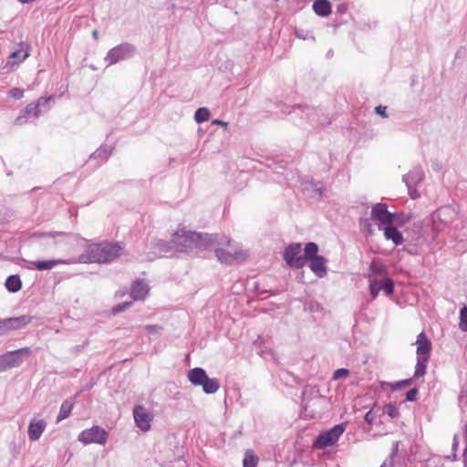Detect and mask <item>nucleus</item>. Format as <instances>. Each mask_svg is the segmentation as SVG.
Wrapping results in <instances>:
<instances>
[{
  "mask_svg": "<svg viewBox=\"0 0 467 467\" xmlns=\"http://www.w3.org/2000/svg\"><path fill=\"white\" fill-rule=\"evenodd\" d=\"M215 243L228 244L229 240L224 235L201 234L184 228L178 229L171 236V244L178 252H189L193 248L210 249Z\"/></svg>",
  "mask_w": 467,
  "mask_h": 467,
  "instance_id": "1",
  "label": "nucleus"
},
{
  "mask_svg": "<svg viewBox=\"0 0 467 467\" xmlns=\"http://www.w3.org/2000/svg\"><path fill=\"white\" fill-rule=\"evenodd\" d=\"M123 248L117 243L92 244L78 257L75 264H106L121 255Z\"/></svg>",
  "mask_w": 467,
  "mask_h": 467,
  "instance_id": "2",
  "label": "nucleus"
},
{
  "mask_svg": "<svg viewBox=\"0 0 467 467\" xmlns=\"http://www.w3.org/2000/svg\"><path fill=\"white\" fill-rule=\"evenodd\" d=\"M187 378L194 386H202L206 394H213L220 388L219 381L216 379H211L202 368H195L188 371Z\"/></svg>",
  "mask_w": 467,
  "mask_h": 467,
  "instance_id": "3",
  "label": "nucleus"
},
{
  "mask_svg": "<svg viewBox=\"0 0 467 467\" xmlns=\"http://www.w3.org/2000/svg\"><path fill=\"white\" fill-rule=\"evenodd\" d=\"M228 240H230L228 237H226ZM230 242L228 244H219L217 243L213 244L210 249H214L215 255L219 262L232 265L234 263H241L244 262L248 254L246 251L244 250H234V253L230 251H224V246H229Z\"/></svg>",
  "mask_w": 467,
  "mask_h": 467,
  "instance_id": "4",
  "label": "nucleus"
},
{
  "mask_svg": "<svg viewBox=\"0 0 467 467\" xmlns=\"http://www.w3.org/2000/svg\"><path fill=\"white\" fill-rule=\"evenodd\" d=\"M31 354L29 348H23L15 351H9L0 356V372L19 367L24 359Z\"/></svg>",
  "mask_w": 467,
  "mask_h": 467,
  "instance_id": "5",
  "label": "nucleus"
},
{
  "mask_svg": "<svg viewBox=\"0 0 467 467\" xmlns=\"http://www.w3.org/2000/svg\"><path fill=\"white\" fill-rule=\"evenodd\" d=\"M344 431V425L337 424L331 428L329 431L320 433L317 438L314 446L318 449H324L328 446H333L337 441V440L343 434Z\"/></svg>",
  "mask_w": 467,
  "mask_h": 467,
  "instance_id": "6",
  "label": "nucleus"
},
{
  "mask_svg": "<svg viewBox=\"0 0 467 467\" xmlns=\"http://www.w3.org/2000/svg\"><path fill=\"white\" fill-rule=\"evenodd\" d=\"M301 253L300 244H291L284 252V260L290 267L302 268L306 265V256Z\"/></svg>",
  "mask_w": 467,
  "mask_h": 467,
  "instance_id": "7",
  "label": "nucleus"
},
{
  "mask_svg": "<svg viewBox=\"0 0 467 467\" xmlns=\"http://www.w3.org/2000/svg\"><path fill=\"white\" fill-rule=\"evenodd\" d=\"M107 431L99 426H93L90 429H87L78 435V441L84 444L92 442L104 444L107 441Z\"/></svg>",
  "mask_w": 467,
  "mask_h": 467,
  "instance_id": "8",
  "label": "nucleus"
},
{
  "mask_svg": "<svg viewBox=\"0 0 467 467\" xmlns=\"http://www.w3.org/2000/svg\"><path fill=\"white\" fill-rule=\"evenodd\" d=\"M134 51L135 47L132 45L128 43L121 44L111 48L105 59L109 61V65L116 64L120 60L130 57Z\"/></svg>",
  "mask_w": 467,
  "mask_h": 467,
  "instance_id": "9",
  "label": "nucleus"
},
{
  "mask_svg": "<svg viewBox=\"0 0 467 467\" xmlns=\"http://www.w3.org/2000/svg\"><path fill=\"white\" fill-rule=\"evenodd\" d=\"M396 215L388 211L385 203H376L371 209V219L379 224L390 225L394 223Z\"/></svg>",
  "mask_w": 467,
  "mask_h": 467,
  "instance_id": "10",
  "label": "nucleus"
},
{
  "mask_svg": "<svg viewBox=\"0 0 467 467\" xmlns=\"http://www.w3.org/2000/svg\"><path fill=\"white\" fill-rule=\"evenodd\" d=\"M423 171L421 170L415 169L405 174L402 178L408 187L409 194L412 199H416L420 196L415 187L423 180Z\"/></svg>",
  "mask_w": 467,
  "mask_h": 467,
  "instance_id": "11",
  "label": "nucleus"
},
{
  "mask_svg": "<svg viewBox=\"0 0 467 467\" xmlns=\"http://www.w3.org/2000/svg\"><path fill=\"white\" fill-rule=\"evenodd\" d=\"M134 420L138 428L142 431H147L150 429V422L153 420L152 414L147 412L142 406H136L133 410Z\"/></svg>",
  "mask_w": 467,
  "mask_h": 467,
  "instance_id": "12",
  "label": "nucleus"
},
{
  "mask_svg": "<svg viewBox=\"0 0 467 467\" xmlns=\"http://www.w3.org/2000/svg\"><path fill=\"white\" fill-rule=\"evenodd\" d=\"M73 259L68 260H63V259H52V260H46V261H31L28 262L29 265L27 266L29 269H36L39 271L44 270H49L55 267L57 265H71L75 264V262H72Z\"/></svg>",
  "mask_w": 467,
  "mask_h": 467,
  "instance_id": "13",
  "label": "nucleus"
},
{
  "mask_svg": "<svg viewBox=\"0 0 467 467\" xmlns=\"http://www.w3.org/2000/svg\"><path fill=\"white\" fill-rule=\"evenodd\" d=\"M5 323V328L7 333L13 330L21 329L29 324L32 317L28 315H24L16 317H10L4 319Z\"/></svg>",
  "mask_w": 467,
  "mask_h": 467,
  "instance_id": "14",
  "label": "nucleus"
},
{
  "mask_svg": "<svg viewBox=\"0 0 467 467\" xmlns=\"http://www.w3.org/2000/svg\"><path fill=\"white\" fill-rule=\"evenodd\" d=\"M47 427L44 420H33L28 426V437L31 441H37Z\"/></svg>",
  "mask_w": 467,
  "mask_h": 467,
  "instance_id": "15",
  "label": "nucleus"
},
{
  "mask_svg": "<svg viewBox=\"0 0 467 467\" xmlns=\"http://www.w3.org/2000/svg\"><path fill=\"white\" fill-rule=\"evenodd\" d=\"M310 269L318 276L323 277L327 274L326 260L323 256L318 255L309 259Z\"/></svg>",
  "mask_w": 467,
  "mask_h": 467,
  "instance_id": "16",
  "label": "nucleus"
},
{
  "mask_svg": "<svg viewBox=\"0 0 467 467\" xmlns=\"http://www.w3.org/2000/svg\"><path fill=\"white\" fill-rule=\"evenodd\" d=\"M149 293V285L143 281H136L131 289V296L135 300H143Z\"/></svg>",
  "mask_w": 467,
  "mask_h": 467,
  "instance_id": "17",
  "label": "nucleus"
},
{
  "mask_svg": "<svg viewBox=\"0 0 467 467\" xmlns=\"http://www.w3.org/2000/svg\"><path fill=\"white\" fill-rule=\"evenodd\" d=\"M417 354L419 356L429 355L431 351V342L427 338L424 332H421L417 337Z\"/></svg>",
  "mask_w": 467,
  "mask_h": 467,
  "instance_id": "18",
  "label": "nucleus"
},
{
  "mask_svg": "<svg viewBox=\"0 0 467 467\" xmlns=\"http://www.w3.org/2000/svg\"><path fill=\"white\" fill-rule=\"evenodd\" d=\"M313 9L320 16H327L331 13V5L327 0H317L313 4Z\"/></svg>",
  "mask_w": 467,
  "mask_h": 467,
  "instance_id": "19",
  "label": "nucleus"
},
{
  "mask_svg": "<svg viewBox=\"0 0 467 467\" xmlns=\"http://www.w3.org/2000/svg\"><path fill=\"white\" fill-rule=\"evenodd\" d=\"M74 404L75 398L67 399L62 403L59 413L57 418V422L67 419L70 415Z\"/></svg>",
  "mask_w": 467,
  "mask_h": 467,
  "instance_id": "20",
  "label": "nucleus"
},
{
  "mask_svg": "<svg viewBox=\"0 0 467 467\" xmlns=\"http://www.w3.org/2000/svg\"><path fill=\"white\" fill-rule=\"evenodd\" d=\"M42 113V110L35 105V103L28 104L26 109L24 115H20L17 117L16 122L18 125H22L25 121L23 120L26 116H33L37 118Z\"/></svg>",
  "mask_w": 467,
  "mask_h": 467,
  "instance_id": "21",
  "label": "nucleus"
},
{
  "mask_svg": "<svg viewBox=\"0 0 467 467\" xmlns=\"http://www.w3.org/2000/svg\"><path fill=\"white\" fill-rule=\"evenodd\" d=\"M384 235L388 240H391L396 245L403 243L401 234L392 226L388 225L384 228Z\"/></svg>",
  "mask_w": 467,
  "mask_h": 467,
  "instance_id": "22",
  "label": "nucleus"
},
{
  "mask_svg": "<svg viewBox=\"0 0 467 467\" xmlns=\"http://www.w3.org/2000/svg\"><path fill=\"white\" fill-rule=\"evenodd\" d=\"M28 56V46L25 43H20L19 48L12 52L9 58L14 59V62L19 63L24 61Z\"/></svg>",
  "mask_w": 467,
  "mask_h": 467,
  "instance_id": "23",
  "label": "nucleus"
},
{
  "mask_svg": "<svg viewBox=\"0 0 467 467\" xmlns=\"http://www.w3.org/2000/svg\"><path fill=\"white\" fill-rule=\"evenodd\" d=\"M5 285L9 292L16 293L21 289L22 282L18 275H13L7 277Z\"/></svg>",
  "mask_w": 467,
  "mask_h": 467,
  "instance_id": "24",
  "label": "nucleus"
},
{
  "mask_svg": "<svg viewBox=\"0 0 467 467\" xmlns=\"http://www.w3.org/2000/svg\"><path fill=\"white\" fill-rule=\"evenodd\" d=\"M305 254L303 256H306V262L313 257L318 256V246L315 243H307L304 249Z\"/></svg>",
  "mask_w": 467,
  "mask_h": 467,
  "instance_id": "25",
  "label": "nucleus"
},
{
  "mask_svg": "<svg viewBox=\"0 0 467 467\" xmlns=\"http://www.w3.org/2000/svg\"><path fill=\"white\" fill-rule=\"evenodd\" d=\"M428 358H418L417 365L415 368L414 377L419 378L424 376L426 373Z\"/></svg>",
  "mask_w": 467,
  "mask_h": 467,
  "instance_id": "26",
  "label": "nucleus"
},
{
  "mask_svg": "<svg viewBox=\"0 0 467 467\" xmlns=\"http://www.w3.org/2000/svg\"><path fill=\"white\" fill-rule=\"evenodd\" d=\"M370 274L373 277L382 276L385 271V266L378 261H373L369 266Z\"/></svg>",
  "mask_w": 467,
  "mask_h": 467,
  "instance_id": "27",
  "label": "nucleus"
},
{
  "mask_svg": "<svg viewBox=\"0 0 467 467\" xmlns=\"http://www.w3.org/2000/svg\"><path fill=\"white\" fill-rule=\"evenodd\" d=\"M257 462V457L251 451H247L243 461V465L244 467H255Z\"/></svg>",
  "mask_w": 467,
  "mask_h": 467,
  "instance_id": "28",
  "label": "nucleus"
},
{
  "mask_svg": "<svg viewBox=\"0 0 467 467\" xmlns=\"http://www.w3.org/2000/svg\"><path fill=\"white\" fill-rule=\"evenodd\" d=\"M209 109L207 108H199L194 114V119L198 123L206 121L209 119Z\"/></svg>",
  "mask_w": 467,
  "mask_h": 467,
  "instance_id": "29",
  "label": "nucleus"
},
{
  "mask_svg": "<svg viewBox=\"0 0 467 467\" xmlns=\"http://www.w3.org/2000/svg\"><path fill=\"white\" fill-rule=\"evenodd\" d=\"M383 412L392 419L398 418L400 416L399 409L393 403L386 404L383 408Z\"/></svg>",
  "mask_w": 467,
  "mask_h": 467,
  "instance_id": "30",
  "label": "nucleus"
},
{
  "mask_svg": "<svg viewBox=\"0 0 467 467\" xmlns=\"http://www.w3.org/2000/svg\"><path fill=\"white\" fill-rule=\"evenodd\" d=\"M368 278H369L370 295H371L372 298L375 299L380 290V287L379 285V281L377 280V278L373 277L372 275H369Z\"/></svg>",
  "mask_w": 467,
  "mask_h": 467,
  "instance_id": "31",
  "label": "nucleus"
},
{
  "mask_svg": "<svg viewBox=\"0 0 467 467\" xmlns=\"http://www.w3.org/2000/svg\"><path fill=\"white\" fill-rule=\"evenodd\" d=\"M54 100V97L50 96L47 98H39L37 101L35 103L36 106H37L38 109H40L42 111H47L49 109V102Z\"/></svg>",
  "mask_w": 467,
  "mask_h": 467,
  "instance_id": "32",
  "label": "nucleus"
},
{
  "mask_svg": "<svg viewBox=\"0 0 467 467\" xmlns=\"http://www.w3.org/2000/svg\"><path fill=\"white\" fill-rule=\"evenodd\" d=\"M459 327L462 331H467V306H464L460 311V323Z\"/></svg>",
  "mask_w": 467,
  "mask_h": 467,
  "instance_id": "33",
  "label": "nucleus"
},
{
  "mask_svg": "<svg viewBox=\"0 0 467 467\" xmlns=\"http://www.w3.org/2000/svg\"><path fill=\"white\" fill-rule=\"evenodd\" d=\"M380 290H383L388 296L391 295L393 292V282L389 278H385L380 283H379Z\"/></svg>",
  "mask_w": 467,
  "mask_h": 467,
  "instance_id": "34",
  "label": "nucleus"
},
{
  "mask_svg": "<svg viewBox=\"0 0 467 467\" xmlns=\"http://www.w3.org/2000/svg\"><path fill=\"white\" fill-rule=\"evenodd\" d=\"M411 383H412V379L398 381L395 383L385 382L384 384L390 387L391 389L395 391V390L400 389L402 388L408 387V386L411 385Z\"/></svg>",
  "mask_w": 467,
  "mask_h": 467,
  "instance_id": "35",
  "label": "nucleus"
},
{
  "mask_svg": "<svg viewBox=\"0 0 467 467\" xmlns=\"http://www.w3.org/2000/svg\"><path fill=\"white\" fill-rule=\"evenodd\" d=\"M156 246L160 249V251L161 252H168L170 251L171 249H175V247H173L172 244H171V241L170 243H167L165 241H162V240H159L157 241L156 243Z\"/></svg>",
  "mask_w": 467,
  "mask_h": 467,
  "instance_id": "36",
  "label": "nucleus"
},
{
  "mask_svg": "<svg viewBox=\"0 0 467 467\" xmlns=\"http://www.w3.org/2000/svg\"><path fill=\"white\" fill-rule=\"evenodd\" d=\"M349 375V370L347 368H338L333 374V379L338 380L347 378Z\"/></svg>",
  "mask_w": 467,
  "mask_h": 467,
  "instance_id": "37",
  "label": "nucleus"
},
{
  "mask_svg": "<svg viewBox=\"0 0 467 467\" xmlns=\"http://www.w3.org/2000/svg\"><path fill=\"white\" fill-rule=\"evenodd\" d=\"M9 96L15 99H20L24 96V90L18 88H14L9 91Z\"/></svg>",
  "mask_w": 467,
  "mask_h": 467,
  "instance_id": "38",
  "label": "nucleus"
},
{
  "mask_svg": "<svg viewBox=\"0 0 467 467\" xmlns=\"http://www.w3.org/2000/svg\"><path fill=\"white\" fill-rule=\"evenodd\" d=\"M130 306H131V302H125L122 304H119L113 307L112 311L114 314H118V313H120V312L126 310Z\"/></svg>",
  "mask_w": 467,
  "mask_h": 467,
  "instance_id": "39",
  "label": "nucleus"
},
{
  "mask_svg": "<svg viewBox=\"0 0 467 467\" xmlns=\"http://www.w3.org/2000/svg\"><path fill=\"white\" fill-rule=\"evenodd\" d=\"M418 395V389H410L406 394V400L409 401H413L416 400Z\"/></svg>",
  "mask_w": 467,
  "mask_h": 467,
  "instance_id": "40",
  "label": "nucleus"
},
{
  "mask_svg": "<svg viewBox=\"0 0 467 467\" xmlns=\"http://www.w3.org/2000/svg\"><path fill=\"white\" fill-rule=\"evenodd\" d=\"M395 215H396V217L394 219V222H399L400 223H405L409 222L410 219V216L405 215L403 213H400V214L397 213Z\"/></svg>",
  "mask_w": 467,
  "mask_h": 467,
  "instance_id": "41",
  "label": "nucleus"
},
{
  "mask_svg": "<svg viewBox=\"0 0 467 467\" xmlns=\"http://www.w3.org/2000/svg\"><path fill=\"white\" fill-rule=\"evenodd\" d=\"M145 329L150 334H155L159 333L161 330V327L157 325H148L145 327Z\"/></svg>",
  "mask_w": 467,
  "mask_h": 467,
  "instance_id": "42",
  "label": "nucleus"
},
{
  "mask_svg": "<svg viewBox=\"0 0 467 467\" xmlns=\"http://www.w3.org/2000/svg\"><path fill=\"white\" fill-rule=\"evenodd\" d=\"M42 235L56 238L57 236H67V235H68V234H67L65 232H51V233H47V234H43Z\"/></svg>",
  "mask_w": 467,
  "mask_h": 467,
  "instance_id": "43",
  "label": "nucleus"
},
{
  "mask_svg": "<svg viewBox=\"0 0 467 467\" xmlns=\"http://www.w3.org/2000/svg\"><path fill=\"white\" fill-rule=\"evenodd\" d=\"M386 107H383V106H378L375 108V111L377 114L382 116L383 118H387L388 115L386 113Z\"/></svg>",
  "mask_w": 467,
  "mask_h": 467,
  "instance_id": "44",
  "label": "nucleus"
},
{
  "mask_svg": "<svg viewBox=\"0 0 467 467\" xmlns=\"http://www.w3.org/2000/svg\"><path fill=\"white\" fill-rule=\"evenodd\" d=\"M375 420V413L372 411V410H369L368 412L366 413L365 415V420L371 424Z\"/></svg>",
  "mask_w": 467,
  "mask_h": 467,
  "instance_id": "45",
  "label": "nucleus"
},
{
  "mask_svg": "<svg viewBox=\"0 0 467 467\" xmlns=\"http://www.w3.org/2000/svg\"><path fill=\"white\" fill-rule=\"evenodd\" d=\"M7 334L4 319H0V336Z\"/></svg>",
  "mask_w": 467,
  "mask_h": 467,
  "instance_id": "46",
  "label": "nucleus"
},
{
  "mask_svg": "<svg viewBox=\"0 0 467 467\" xmlns=\"http://www.w3.org/2000/svg\"><path fill=\"white\" fill-rule=\"evenodd\" d=\"M213 124L214 125H220V126H223V127H227L228 123L227 122H224L223 120H220V119H214L213 121Z\"/></svg>",
  "mask_w": 467,
  "mask_h": 467,
  "instance_id": "47",
  "label": "nucleus"
},
{
  "mask_svg": "<svg viewBox=\"0 0 467 467\" xmlns=\"http://www.w3.org/2000/svg\"><path fill=\"white\" fill-rule=\"evenodd\" d=\"M380 467H392V457L389 460H386Z\"/></svg>",
  "mask_w": 467,
  "mask_h": 467,
  "instance_id": "48",
  "label": "nucleus"
},
{
  "mask_svg": "<svg viewBox=\"0 0 467 467\" xmlns=\"http://www.w3.org/2000/svg\"><path fill=\"white\" fill-rule=\"evenodd\" d=\"M463 459H464V462H467V444H466L464 451H463Z\"/></svg>",
  "mask_w": 467,
  "mask_h": 467,
  "instance_id": "49",
  "label": "nucleus"
},
{
  "mask_svg": "<svg viewBox=\"0 0 467 467\" xmlns=\"http://www.w3.org/2000/svg\"><path fill=\"white\" fill-rule=\"evenodd\" d=\"M100 150H98L97 151H95V152L92 154V157L97 158V157L100 156Z\"/></svg>",
  "mask_w": 467,
  "mask_h": 467,
  "instance_id": "50",
  "label": "nucleus"
},
{
  "mask_svg": "<svg viewBox=\"0 0 467 467\" xmlns=\"http://www.w3.org/2000/svg\"><path fill=\"white\" fill-rule=\"evenodd\" d=\"M92 36H94V38H96V39H97V38L99 37V32H98L97 30H94V31L92 32Z\"/></svg>",
  "mask_w": 467,
  "mask_h": 467,
  "instance_id": "51",
  "label": "nucleus"
},
{
  "mask_svg": "<svg viewBox=\"0 0 467 467\" xmlns=\"http://www.w3.org/2000/svg\"><path fill=\"white\" fill-rule=\"evenodd\" d=\"M453 446H454V447H455V446H457V437H456V436H454V442H453Z\"/></svg>",
  "mask_w": 467,
  "mask_h": 467,
  "instance_id": "52",
  "label": "nucleus"
}]
</instances>
